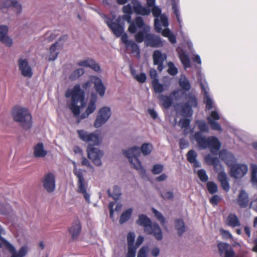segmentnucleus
Returning <instances> with one entry per match:
<instances>
[{
    "instance_id": "f257e3e1",
    "label": "nucleus",
    "mask_w": 257,
    "mask_h": 257,
    "mask_svg": "<svg viewBox=\"0 0 257 257\" xmlns=\"http://www.w3.org/2000/svg\"><path fill=\"white\" fill-rule=\"evenodd\" d=\"M65 96L67 98L71 97L70 102L67 104L73 115L77 118L78 123L81 120L88 117L96 109L97 96L95 94H92L85 112L80 115L81 109L86 105L85 92L81 89L80 85H75L72 89H68L65 92Z\"/></svg>"
},
{
    "instance_id": "f03ea898",
    "label": "nucleus",
    "mask_w": 257,
    "mask_h": 257,
    "mask_svg": "<svg viewBox=\"0 0 257 257\" xmlns=\"http://www.w3.org/2000/svg\"><path fill=\"white\" fill-rule=\"evenodd\" d=\"M124 15L122 16L123 20L130 24L128 31L132 34L136 33L137 28L144 27L145 30H149V26L146 25L143 19L141 17H137L134 21H132V15L133 13L137 15L148 16L151 13V10L144 7L138 0H131V3L123 7L122 9Z\"/></svg>"
},
{
    "instance_id": "7ed1b4c3",
    "label": "nucleus",
    "mask_w": 257,
    "mask_h": 257,
    "mask_svg": "<svg viewBox=\"0 0 257 257\" xmlns=\"http://www.w3.org/2000/svg\"><path fill=\"white\" fill-rule=\"evenodd\" d=\"M153 149V146L150 143L143 144L141 149L137 146L123 151L124 155L128 158L132 167L138 171L141 174L146 173L141 161L138 159L141 155V151L144 156L149 155Z\"/></svg>"
},
{
    "instance_id": "20e7f679",
    "label": "nucleus",
    "mask_w": 257,
    "mask_h": 257,
    "mask_svg": "<svg viewBox=\"0 0 257 257\" xmlns=\"http://www.w3.org/2000/svg\"><path fill=\"white\" fill-rule=\"evenodd\" d=\"M193 138L201 149L208 148L213 154L216 155L221 146V143L216 137L211 136L206 138L201 132H196Z\"/></svg>"
},
{
    "instance_id": "39448f33",
    "label": "nucleus",
    "mask_w": 257,
    "mask_h": 257,
    "mask_svg": "<svg viewBox=\"0 0 257 257\" xmlns=\"http://www.w3.org/2000/svg\"><path fill=\"white\" fill-rule=\"evenodd\" d=\"M139 29H141V28ZM142 29L143 31H139L135 35V40L138 43H142L145 40V43L147 46L157 48L163 46L164 42L159 36L148 33L150 28L148 31L145 30L144 27Z\"/></svg>"
},
{
    "instance_id": "423d86ee",
    "label": "nucleus",
    "mask_w": 257,
    "mask_h": 257,
    "mask_svg": "<svg viewBox=\"0 0 257 257\" xmlns=\"http://www.w3.org/2000/svg\"><path fill=\"white\" fill-rule=\"evenodd\" d=\"M13 116L14 120L24 129L28 130L32 127V116L27 108L15 107L13 109Z\"/></svg>"
},
{
    "instance_id": "0eeeda50",
    "label": "nucleus",
    "mask_w": 257,
    "mask_h": 257,
    "mask_svg": "<svg viewBox=\"0 0 257 257\" xmlns=\"http://www.w3.org/2000/svg\"><path fill=\"white\" fill-rule=\"evenodd\" d=\"M137 223L144 227V230L148 234H153L155 238L161 240L163 238L162 230L157 223L152 224L151 220L146 215H140Z\"/></svg>"
},
{
    "instance_id": "6e6552de",
    "label": "nucleus",
    "mask_w": 257,
    "mask_h": 257,
    "mask_svg": "<svg viewBox=\"0 0 257 257\" xmlns=\"http://www.w3.org/2000/svg\"><path fill=\"white\" fill-rule=\"evenodd\" d=\"M102 17L103 19L104 22L111 29L115 36L119 37L121 36V41L126 46L130 42V41L128 40L127 34L125 33L123 34L124 32V27L118 23V20H117V23H115L114 22V20L115 19V17L114 16H113L112 18H110L106 15H103Z\"/></svg>"
},
{
    "instance_id": "1a4fd4ad",
    "label": "nucleus",
    "mask_w": 257,
    "mask_h": 257,
    "mask_svg": "<svg viewBox=\"0 0 257 257\" xmlns=\"http://www.w3.org/2000/svg\"><path fill=\"white\" fill-rule=\"evenodd\" d=\"M186 102L181 104V114L185 117L191 116L193 114L192 108L197 106V99L194 93H183Z\"/></svg>"
},
{
    "instance_id": "9d476101",
    "label": "nucleus",
    "mask_w": 257,
    "mask_h": 257,
    "mask_svg": "<svg viewBox=\"0 0 257 257\" xmlns=\"http://www.w3.org/2000/svg\"><path fill=\"white\" fill-rule=\"evenodd\" d=\"M73 164L74 166L73 173L78 179L77 192L82 194L86 201L89 203L90 202V195L87 192V184L85 181L83 171L77 168L75 162Z\"/></svg>"
},
{
    "instance_id": "9b49d317",
    "label": "nucleus",
    "mask_w": 257,
    "mask_h": 257,
    "mask_svg": "<svg viewBox=\"0 0 257 257\" xmlns=\"http://www.w3.org/2000/svg\"><path fill=\"white\" fill-rule=\"evenodd\" d=\"M6 233L5 229L0 225V240L5 243V246L11 254V257H24L28 251V247L27 245L22 246L18 251H17L15 246L6 240L1 235Z\"/></svg>"
},
{
    "instance_id": "f8f14e48",
    "label": "nucleus",
    "mask_w": 257,
    "mask_h": 257,
    "mask_svg": "<svg viewBox=\"0 0 257 257\" xmlns=\"http://www.w3.org/2000/svg\"><path fill=\"white\" fill-rule=\"evenodd\" d=\"M79 139L83 142L88 143L89 146H99L102 142L100 134L97 132L89 133L84 130H77Z\"/></svg>"
},
{
    "instance_id": "ddd939ff",
    "label": "nucleus",
    "mask_w": 257,
    "mask_h": 257,
    "mask_svg": "<svg viewBox=\"0 0 257 257\" xmlns=\"http://www.w3.org/2000/svg\"><path fill=\"white\" fill-rule=\"evenodd\" d=\"M111 115V109L109 107L104 106L100 108L94 122V126L99 128L105 123Z\"/></svg>"
},
{
    "instance_id": "4468645a",
    "label": "nucleus",
    "mask_w": 257,
    "mask_h": 257,
    "mask_svg": "<svg viewBox=\"0 0 257 257\" xmlns=\"http://www.w3.org/2000/svg\"><path fill=\"white\" fill-rule=\"evenodd\" d=\"M88 157L94 165L97 166L102 165L101 158L103 157V152L100 149L91 146H88L87 149Z\"/></svg>"
},
{
    "instance_id": "2eb2a0df",
    "label": "nucleus",
    "mask_w": 257,
    "mask_h": 257,
    "mask_svg": "<svg viewBox=\"0 0 257 257\" xmlns=\"http://www.w3.org/2000/svg\"><path fill=\"white\" fill-rule=\"evenodd\" d=\"M230 167V176L235 179H240L248 172V166L245 164H235Z\"/></svg>"
},
{
    "instance_id": "dca6fc26",
    "label": "nucleus",
    "mask_w": 257,
    "mask_h": 257,
    "mask_svg": "<svg viewBox=\"0 0 257 257\" xmlns=\"http://www.w3.org/2000/svg\"><path fill=\"white\" fill-rule=\"evenodd\" d=\"M43 186L49 193L53 192L55 189V176L52 173H49L44 175L42 180Z\"/></svg>"
},
{
    "instance_id": "f3484780",
    "label": "nucleus",
    "mask_w": 257,
    "mask_h": 257,
    "mask_svg": "<svg viewBox=\"0 0 257 257\" xmlns=\"http://www.w3.org/2000/svg\"><path fill=\"white\" fill-rule=\"evenodd\" d=\"M205 160L207 164L213 166L214 170L218 175L222 172H224L223 167L217 157L208 154L205 156Z\"/></svg>"
},
{
    "instance_id": "a211bd4d",
    "label": "nucleus",
    "mask_w": 257,
    "mask_h": 257,
    "mask_svg": "<svg viewBox=\"0 0 257 257\" xmlns=\"http://www.w3.org/2000/svg\"><path fill=\"white\" fill-rule=\"evenodd\" d=\"M169 26L168 18L167 15L163 14L157 18H155L154 26L156 31L158 33H162V28H168Z\"/></svg>"
},
{
    "instance_id": "6ab92c4d",
    "label": "nucleus",
    "mask_w": 257,
    "mask_h": 257,
    "mask_svg": "<svg viewBox=\"0 0 257 257\" xmlns=\"http://www.w3.org/2000/svg\"><path fill=\"white\" fill-rule=\"evenodd\" d=\"M179 92V90L173 91L169 96L160 94L158 97L163 107L166 109L170 108L173 103V97H176Z\"/></svg>"
},
{
    "instance_id": "aec40b11",
    "label": "nucleus",
    "mask_w": 257,
    "mask_h": 257,
    "mask_svg": "<svg viewBox=\"0 0 257 257\" xmlns=\"http://www.w3.org/2000/svg\"><path fill=\"white\" fill-rule=\"evenodd\" d=\"M19 69L22 75L26 77L31 78L33 76L32 68L26 59H20L18 61Z\"/></svg>"
},
{
    "instance_id": "412c9836",
    "label": "nucleus",
    "mask_w": 257,
    "mask_h": 257,
    "mask_svg": "<svg viewBox=\"0 0 257 257\" xmlns=\"http://www.w3.org/2000/svg\"><path fill=\"white\" fill-rule=\"evenodd\" d=\"M154 64L158 65V69L159 71H162L164 69L163 63L167 59V55L165 53H162L159 50L154 51L153 55Z\"/></svg>"
},
{
    "instance_id": "4be33fe9",
    "label": "nucleus",
    "mask_w": 257,
    "mask_h": 257,
    "mask_svg": "<svg viewBox=\"0 0 257 257\" xmlns=\"http://www.w3.org/2000/svg\"><path fill=\"white\" fill-rule=\"evenodd\" d=\"M220 158L229 167L236 163V159L234 156L226 150H222L219 153Z\"/></svg>"
},
{
    "instance_id": "5701e85b",
    "label": "nucleus",
    "mask_w": 257,
    "mask_h": 257,
    "mask_svg": "<svg viewBox=\"0 0 257 257\" xmlns=\"http://www.w3.org/2000/svg\"><path fill=\"white\" fill-rule=\"evenodd\" d=\"M9 27L5 25L0 26V42L7 47L13 45V40L8 35Z\"/></svg>"
},
{
    "instance_id": "b1692460",
    "label": "nucleus",
    "mask_w": 257,
    "mask_h": 257,
    "mask_svg": "<svg viewBox=\"0 0 257 257\" xmlns=\"http://www.w3.org/2000/svg\"><path fill=\"white\" fill-rule=\"evenodd\" d=\"M92 83L94 84L95 90L101 97L105 95L106 87L103 84L101 79L96 76H93L91 79Z\"/></svg>"
},
{
    "instance_id": "393cba45",
    "label": "nucleus",
    "mask_w": 257,
    "mask_h": 257,
    "mask_svg": "<svg viewBox=\"0 0 257 257\" xmlns=\"http://www.w3.org/2000/svg\"><path fill=\"white\" fill-rule=\"evenodd\" d=\"M77 65L79 66L90 68L96 72L101 71L100 66L91 58H87L77 62Z\"/></svg>"
},
{
    "instance_id": "a878e982",
    "label": "nucleus",
    "mask_w": 257,
    "mask_h": 257,
    "mask_svg": "<svg viewBox=\"0 0 257 257\" xmlns=\"http://www.w3.org/2000/svg\"><path fill=\"white\" fill-rule=\"evenodd\" d=\"M200 86L201 87L202 90L204 92V102L206 104V109L207 110H210L211 109L213 106V101L212 98L210 97L208 90L209 88L208 87V86L206 84H204L203 82L200 83Z\"/></svg>"
},
{
    "instance_id": "bb28decb",
    "label": "nucleus",
    "mask_w": 257,
    "mask_h": 257,
    "mask_svg": "<svg viewBox=\"0 0 257 257\" xmlns=\"http://www.w3.org/2000/svg\"><path fill=\"white\" fill-rule=\"evenodd\" d=\"M11 4H10L8 2L3 4L0 3V9L3 12H5L7 8L11 6L13 7L17 13H20L22 11V5L17 0H10Z\"/></svg>"
},
{
    "instance_id": "cd10ccee",
    "label": "nucleus",
    "mask_w": 257,
    "mask_h": 257,
    "mask_svg": "<svg viewBox=\"0 0 257 257\" xmlns=\"http://www.w3.org/2000/svg\"><path fill=\"white\" fill-rule=\"evenodd\" d=\"M218 179L220 183L221 187L226 192L230 190L229 178L225 172H222L218 175Z\"/></svg>"
},
{
    "instance_id": "c85d7f7f",
    "label": "nucleus",
    "mask_w": 257,
    "mask_h": 257,
    "mask_svg": "<svg viewBox=\"0 0 257 257\" xmlns=\"http://www.w3.org/2000/svg\"><path fill=\"white\" fill-rule=\"evenodd\" d=\"M81 230V226L79 220L75 221L69 228V232L73 239L77 238Z\"/></svg>"
},
{
    "instance_id": "c756f323",
    "label": "nucleus",
    "mask_w": 257,
    "mask_h": 257,
    "mask_svg": "<svg viewBox=\"0 0 257 257\" xmlns=\"http://www.w3.org/2000/svg\"><path fill=\"white\" fill-rule=\"evenodd\" d=\"M237 202L241 208H245L247 206L249 203L248 195L244 190L240 191L237 199Z\"/></svg>"
},
{
    "instance_id": "7c9ffc66",
    "label": "nucleus",
    "mask_w": 257,
    "mask_h": 257,
    "mask_svg": "<svg viewBox=\"0 0 257 257\" xmlns=\"http://www.w3.org/2000/svg\"><path fill=\"white\" fill-rule=\"evenodd\" d=\"M177 52L184 69H186L187 68L190 67L191 65L190 60L188 55L179 48L177 49Z\"/></svg>"
},
{
    "instance_id": "2f4dec72",
    "label": "nucleus",
    "mask_w": 257,
    "mask_h": 257,
    "mask_svg": "<svg viewBox=\"0 0 257 257\" xmlns=\"http://www.w3.org/2000/svg\"><path fill=\"white\" fill-rule=\"evenodd\" d=\"M47 154V151L44 149L43 143H38L34 147V155L36 158H44Z\"/></svg>"
},
{
    "instance_id": "473e14b6",
    "label": "nucleus",
    "mask_w": 257,
    "mask_h": 257,
    "mask_svg": "<svg viewBox=\"0 0 257 257\" xmlns=\"http://www.w3.org/2000/svg\"><path fill=\"white\" fill-rule=\"evenodd\" d=\"M225 224L233 228L239 226L240 225L238 217L234 214H230L227 217Z\"/></svg>"
},
{
    "instance_id": "72a5a7b5",
    "label": "nucleus",
    "mask_w": 257,
    "mask_h": 257,
    "mask_svg": "<svg viewBox=\"0 0 257 257\" xmlns=\"http://www.w3.org/2000/svg\"><path fill=\"white\" fill-rule=\"evenodd\" d=\"M131 72L134 79L138 82L141 83H144L146 82L147 76L145 73H137L136 70L132 67H131Z\"/></svg>"
},
{
    "instance_id": "f704fd0d",
    "label": "nucleus",
    "mask_w": 257,
    "mask_h": 257,
    "mask_svg": "<svg viewBox=\"0 0 257 257\" xmlns=\"http://www.w3.org/2000/svg\"><path fill=\"white\" fill-rule=\"evenodd\" d=\"M179 83L181 88L185 91H189L191 88V84L184 75H181Z\"/></svg>"
},
{
    "instance_id": "c9c22d12",
    "label": "nucleus",
    "mask_w": 257,
    "mask_h": 257,
    "mask_svg": "<svg viewBox=\"0 0 257 257\" xmlns=\"http://www.w3.org/2000/svg\"><path fill=\"white\" fill-rule=\"evenodd\" d=\"M58 42H56L53 44L50 48V55L49 60L50 61H54L55 60L59 54L58 49Z\"/></svg>"
},
{
    "instance_id": "e433bc0d",
    "label": "nucleus",
    "mask_w": 257,
    "mask_h": 257,
    "mask_svg": "<svg viewBox=\"0 0 257 257\" xmlns=\"http://www.w3.org/2000/svg\"><path fill=\"white\" fill-rule=\"evenodd\" d=\"M161 33L164 37H167L171 43L174 44L176 42L175 36L171 32L169 29H165Z\"/></svg>"
},
{
    "instance_id": "4c0bfd02",
    "label": "nucleus",
    "mask_w": 257,
    "mask_h": 257,
    "mask_svg": "<svg viewBox=\"0 0 257 257\" xmlns=\"http://www.w3.org/2000/svg\"><path fill=\"white\" fill-rule=\"evenodd\" d=\"M172 9L174 14L175 15L177 21L179 24V28L181 29L182 28V21L181 19V15L178 5L176 3H173L172 4Z\"/></svg>"
},
{
    "instance_id": "58836bf2",
    "label": "nucleus",
    "mask_w": 257,
    "mask_h": 257,
    "mask_svg": "<svg viewBox=\"0 0 257 257\" xmlns=\"http://www.w3.org/2000/svg\"><path fill=\"white\" fill-rule=\"evenodd\" d=\"M107 192L108 196L112 197L115 200H118L121 194L120 188L116 186L113 187L112 194L111 193L110 189H108Z\"/></svg>"
},
{
    "instance_id": "ea45409f",
    "label": "nucleus",
    "mask_w": 257,
    "mask_h": 257,
    "mask_svg": "<svg viewBox=\"0 0 257 257\" xmlns=\"http://www.w3.org/2000/svg\"><path fill=\"white\" fill-rule=\"evenodd\" d=\"M175 228L177 230L178 234L180 236L185 231V227L182 219H179L176 220Z\"/></svg>"
},
{
    "instance_id": "a19ab883",
    "label": "nucleus",
    "mask_w": 257,
    "mask_h": 257,
    "mask_svg": "<svg viewBox=\"0 0 257 257\" xmlns=\"http://www.w3.org/2000/svg\"><path fill=\"white\" fill-rule=\"evenodd\" d=\"M11 211L12 207L9 204L0 202V214L6 215L10 213Z\"/></svg>"
},
{
    "instance_id": "79ce46f5",
    "label": "nucleus",
    "mask_w": 257,
    "mask_h": 257,
    "mask_svg": "<svg viewBox=\"0 0 257 257\" xmlns=\"http://www.w3.org/2000/svg\"><path fill=\"white\" fill-rule=\"evenodd\" d=\"M196 123L198 125V127L202 134L203 133H208L209 131V126L206 122L202 120H198L196 121Z\"/></svg>"
},
{
    "instance_id": "37998d69",
    "label": "nucleus",
    "mask_w": 257,
    "mask_h": 257,
    "mask_svg": "<svg viewBox=\"0 0 257 257\" xmlns=\"http://www.w3.org/2000/svg\"><path fill=\"white\" fill-rule=\"evenodd\" d=\"M152 85L154 91L156 93L161 94L164 91V85L160 83L157 79L153 80Z\"/></svg>"
},
{
    "instance_id": "c03bdc74",
    "label": "nucleus",
    "mask_w": 257,
    "mask_h": 257,
    "mask_svg": "<svg viewBox=\"0 0 257 257\" xmlns=\"http://www.w3.org/2000/svg\"><path fill=\"white\" fill-rule=\"evenodd\" d=\"M133 212V209L132 208H129L128 209L126 210L124 212L122 213L121 214L120 219H119V223L120 224H123L124 222H125L126 221L128 220L130 218L131 215H132Z\"/></svg>"
},
{
    "instance_id": "a18cd8bd",
    "label": "nucleus",
    "mask_w": 257,
    "mask_h": 257,
    "mask_svg": "<svg viewBox=\"0 0 257 257\" xmlns=\"http://www.w3.org/2000/svg\"><path fill=\"white\" fill-rule=\"evenodd\" d=\"M167 72L172 76H175L178 72V68L175 65L173 62H168L167 63Z\"/></svg>"
},
{
    "instance_id": "49530a36",
    "label": "nucleus",
    "mask_w": 257,
    "mask_h": 257,
    "mask_svg": "<svg viewBox=\"0 0 257 257\" xmlns=\"http://www.w3.org/2000/svg\"><path fill=\"white\" fill-rule=\"evenodd\" d=\"M126 48L130 49L133 53H136L138 55H140L139 47L134 41H130V42L126 46Z\"/></svg>"
},
{
    "instance_id": "de8ad7c7",
    "label": "nucleus",
    "mask_w": 257,
    "mask_h": 257,
    "mask_svg": "<svg viewBox=\"0 0 257 257\" xmlns=\"http://www.w3.org/2000/svg\"><path fill=\"white\" fill-rule=\"evenodd\" d=\"M251 182L253 185L257 186V165L254 164L251 165Z\"/></svg>"
},
{
    "instance_id": "09e8293b",
    "label": "nucleus",
    "mask_w": 257,
    "mask_h": 257,
    "mask_svg": "<svg viewBox=\"0 0 257 257\" xmlns=\"http://www.w3.org/2000/svg\"><path fill=\"white\" fill-rule=\"evenodd\" d=\"M85 72L84 69L79 68L76 69L70 75V79L73 80L78 78L80 76L82 75Z\"/></svg>"
},
{
    "instance_id": "8fccbe9b",
    "label": "nucleus",
    "mask_w": 257,
    "mask_h": 257,
    "mask_svg": "<svg viewBox=\"0 0 257 257\" xmlns=\"http://www.w3.org/2000/svg\"><path fill=\"white\" fill-rule=\"evenodd\" d=\"M207 120L208 123L211 125V127L213 130H217L219 131L222 130L221 127L217 122L213 120L210 117H207Z\"/></svg>"
},
{
    "instance_id": "3c124183",
    "label": "nucleus",
    "mask_w": 257,
    "mask_h": 257,
    "mask_svg": "<svg viewBox=\"0 0 257 257\" xmlns=\"http://www.w3.org/2000/svg\"><path fill=\"white\" fill-rule=\"evenodd\" d=\"M207 188L210 194H214L217 192L218 187L216 184L213 182H208L207 183Z\"/></svg>"
},
{
    "instance_id": "603ef678",
    "label": "nucleus",
    "mask_w": 257,
    "mask_h": 257,
    "mask_svg": "<svg viewBox=\"0 0 257 257\" xmlns=\"http://www.w3.org/2000/svg\"><path fill=\"white\" fill-rule=\"evenodd\" d=\"M198 176L200 180L203 182H206L208 180V177L206 172L204 169H200L198 171Z\"/></svg>"
},
{
    "instance_id": "864d4df0",
    "label": "nucleus",
    "mask_w": 257,
    "mask_h": 257,
    "mask_svg": "<svg viewBox=\"0 0 257 257\" xmlns=\"http://www.w3.org/2000/svg\"><path fill=\"white\" fill-rule=\"evenodd\" d=\"M218 247L219 251L221 254H222L223 253H225L229 248H230V245L228 243H219L218 244Z\"/></svg>"
},
{
    "instance_id": "5fc2aeb1",
    "label": "nucleus",
    "mask_w": 257,
    "mask_h": 257,
    "mask_svg": "<svg viewBox=\"0 0 257 257\" xmlns=\"http://www.w3.org/2000/svg\"><path fill=\"white\" fill-rule=\"evenodd\" d=\"M135 238V234L134 232H130L127 236L128 247H134V242Z\"/></svg>"
},
{
    "instance_id": "6e6d98bb",
    "label": "nucleus",
    "mask_w": 257,
    "mask_h": 257,
    "mask_svg": "<svg viewBox=\"0 0 257 257\" xmlns=\"http://www.w3.org/2000/svg\"><path fill=\"white\" fill-rule=\"evenodd\" d=\"M197 156V153L195 151L190 150L187 153V160L190 163L195 162Z\"/></svg>"
},
{
    "instance_id": "4d7b16f0",
    "label": "nucleus",
    "mask_w": 257,
    "mask_h": 257,
    "mask_svg": "<svg viewBox=\"0 0 257 257\" xmlns=\"http://www.w3.org/2000/svg\"><path fill=\"white\" fill-rule=\"evenodd\" d=\"M152 210L156 217L158 219L159 221H160L162 225H164L165 223V219L162 213L154 208H153Z\"/></svg>"
},
{
    "instance_id": "13d9d810",
    "label": "nucleus",
    "mask_w": 257,
    "mask_h": 257,
    "mask_svg": "<svg viewBox=\"0 0 257 257\" xmlns=\"http://www.w3.org/2000/svg\"><path fill=\"white\" fill-rule=\"evenodd\" d=\"M152 13L155 18H157L162 15L161 9L158 6H154L152 9Z\"/></svg>"
},
{
    "instance_id": "bf43d9fd",
    "label": "nucleus",
    "mask_w": 257,
    "mask_h": 257,
    "mask_svg": "<svg viewBox=\"0 0 257 257\" xmlns=\"http://www.w3.org/2000/svg\"><path fill=\"white\" fill-rule=\"evenodd\" d=\"M163 165L161 164H156L155 165L152 169V172L154 174H159L160 173H161L163 170Z\"/></svg>"
},
{
    "instance_id": "052dcab7",
    "label": "nucleus",
    "mask_w": 257,
    "mask_h": 257,
    "mask_svg": "<svg viewBox=\"0 0 257 257\" xmlns=\"http://www.w3.org/2000/svg\"><path fill=\"white\" fill-rule=\"evenodd\" d=\"M190 124V120L187 118L181 119L179 125L181 128L187 127Z\"/></svg>"
},
{
    "instance_id": "680f3d73",
    "label": "nucleus",
    "mask_w": 257,
    "mask_h": 257,
    "mask_svg": "<svg viewBox=\"0 0 257 257\" xmlns=\"http://www.w3.org/2000/svg\"><path fill=\"white\" fill-rule=\"evenodd\" d=\"M148 250V246H143L140 249L137 257H147Z\"/></svg>"
},
{
    "instance_id": "e2e57ef3",
    "label": "nucleus",
    "mask_w": 257,
    "mask_h": 257,
    "mask_svg": "<svg viewBox=\"0 0 257 257\" xmlns=\"http://www.w3.org/2000/svg\"><path fill=\"white\" fill-rule=\"evenodd\" d=\"M136 254V247H127V252L125 257H135Z\"/></svg>"
},
{
    "instance_id": "0e129e2a",
    "label": "nucleus",
    "mask_w": 257,
    "mask_h": 257,
    "mask_svg": "<svg viewBox=\"0 0 257 257\" xmlns=\"http://www.w3.org/2000/svg\"><path fill=\"white\" fill-rule=\"evenodd\" d=\"M220 196L217 195H213L210 199V202L213 205H216L218 202L221 200Z\"/></svg>"
},
{
    "instance_id": "69168bd1",
    "label": "nucleus",
    "mask_w": 257,
    "mask_h": 257,
    "mask_svg": "<svg viewBox=\"0 0 257 257\" xmlns=\"http://www.w3.org/2000/svg\"><path fill=\"white\" fill-rule=\"evenodd\" d=\"M162 197L164 199H172L173 198V193L171 191H166L161 194Z\"/></svg>"
},
{
    "instance_id": "338daca9",
    "label": "nucleus",
    "mask_w": 257,
    "mask_h": 257,
    "mask_svg": "<svg viewBox=\"0 0 257 257\" xmlns=\"http://www.w3.org/2000/svg\"><path fill=\"white\" fill-rule=\"evenodd\" d=\"M209 117L215 121L219 119L220 118L218 112L216 110L212 111L210 113Z\"/></svg>"
},
{
    "instance_id": "774afa93",
    "label": "nucleus",
    "mask_w": 257,
    "mask_h": 257,
    "mask_svg": "<svg viewBox=\"0 0 257 257\" xmlns=\"http://www.w3.org/2000/svg\"><path fill=\"white\" fill-rule=\"evenodd\" d=\"M221 235L224 238H232V236L231 234L227 230H224L223 229H221L220 230Z\"/></svg>"
}]
</instances>
